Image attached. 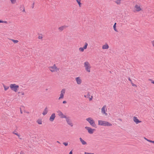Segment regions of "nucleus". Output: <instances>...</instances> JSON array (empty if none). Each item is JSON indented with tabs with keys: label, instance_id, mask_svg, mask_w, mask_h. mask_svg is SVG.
<instances>
[{
	"label": "nucleus",
	"instance_id": "obj_14",
	"mask_svg": "<svg viewBox=\"0 0 154 154\" xmlns=\"http://www.w3.org/2000/svg\"><path fill=\"white\" fill-rule=\"evenodd\" d=\"M134 8H136V10L137 11H139L141 10L140 6L136 5H135Z\"/></svg>",
	"mask_w": 154,
	"mask_h": 154
},
{
	"label": "nucleus",
	"instance_id": "obj_29",
	"mask_svg": "<svg viewBox=\"0 0 154 154\" xmlns=\"http://www.w3.org/2000/svg\"><path fill=\"white\" fill-rule=\"evenodd\" d=\"M10 1L12 4H14L16 2V0H10Z\"/></svg>",
	"mask_w": 154,
	"mask_h": 154
},
{
	"label": "nucleus",
	"instance_id": "obj_25",
	"mask_svg": "<svg viewBox=\"0 0 154 154\" xmlns=\"http://www.w3.org/2000/svg\"><path fill=\"white\" fill-rule=\"evenodd\" d=\"M3 87L4 88L5 91H7L9 88V87L6 86L4 85H3Z\"/></svg>",
	"mask_w": 154,
	"mask_h": 154
},
{
	"label": "nucleus",
	"instance_id": "obj_47",
	"mask_svg": "<svg viewBox=\"0 0 154 154\" xmlns=\"http://www.w3.org/2000/svg\"><path fill=\"white\" fill-rule=\"evenodd\" d=\"M3 23V21L0 20V23Z\"/></svg>",
	"mask_w": 154,
	"mask_h": 154
},
{
	"label": "nucleus",
	"instance_id": "obj_11",
	"mask_svg": "<svg viewBox=\"0 0 154 154\" xmlns=\"http://www.w3.org/2000/svg\"><path fill=\"white\" fill-rule=\"evenodd\" d=\"M133 120L134 122L137 124H138L141 122V121H140L137 118V117L134 116L133 117Z\"/></svg>",
	"mask_w": 154,
	"mask_h": 154
},
{
	"label": "nucleus",
	"instance_id": "obj_4",
	"mask_svg": "<svg viewBox=\"0 0 154 154\" xmlns=\"http://www.w3.org/2000/svg\"><path fill=\"white\" fill-rule=\"evenodd\" d=\"M10 87L11 89L13 91L15 92H17L18 88L19 87L18 85H16V84H11L10 85Z\"/></svg>",
	"mask_w": 154,
	"mask_h": 154
},
{
	"label": "nucleus",
	"instance_id": "obj_28",
	"mask_svg": "<svg viewBox=\"0 0 154 154\" xmlns=\"http://www.w3.org/2000/svg\"><path fill=\"white\" fill-rule=\"evenodd\" d=\"M11 40L12 41V42L14 43H17V42H18V41L17 40H15L13 39H11Z\"/></svg>",
	"mask_w": 154,
	"mask_h": 154
},
{
	"label": "nucleus",
	"instance_id": "obj_43",
	"mask_svg": "<svg viewBox=\"0 0 154 154\" xmlns=\"http://www.w3.org/2000/svg\"><path fill=\"white\" fill-rule=\"evenodd\" d=\"M69 154H72V150L69 153Z\"/></svg>",
	"mask_w": 154,
	"mask_h": 154
},
{
	"label": "nucleus",
	"instance_id": "obj_19",
	"mask_svg": "<svg viewBox=\"0 0 154 154\" xmlns=\"http://www.w3.org/2000/svg\"><path fill=\"white\" fill-rule=\"evenodd\" d=\"M13 133L15 135H17L19 138H20V139H21L20 137V135L19 134H18L17 133V132L16 131H14L13 132Z\"/></svg>",
	"mask_w": 154,
	"mask_h": 154
},
{
	"label": "nucleus",
	"instance_id": "obj_17",
	"mask_svg": "<svg viewBox=\"0 0 154 154\" xmlns=\"http://www.w3.org/2000/svg\"><path fill=\"white\" fill-rule=\"evenodd\" d=\"M47 109L48 108H47V107H46L45 108V109H44V110L42 113V114L43 115H45L48 112V111L47 110Z\"/></svg>",
	"mask_w": 154,
	"mask_h": 154
},
{
	"label": "nucleus",
	"instance_id": "obj_34",
	"mask_svg": "<svg viewBox=\"0 0 154 154\" xmlns=\"http://www.w3.org/2000/svg\"><path fill=\"white\" fill-rule=\"evenodd\" d=\"M85 154H94V153H88V152H85Z\"/></svg>",
	"mask_w": 154,
	"mask_h": 154
},
{
	"label": "nucleus",
	"instance_id": "obj_33",
	"mask_svg": "<svg viewBox=\"0 0 154 154\" xmlns=\"http://www.w3.org/2000/svg\"><path fill=\"white\" fill-rule=\"evenodd\" d=\"M149 80L151 82V83L154 84V81L152 80V79H149Z\"/></svg>",
	"mask_w": 154,
	"mask_h": 154
},
{
	"label": "nucleus",
	"instance_id": "obj_2",
	"mask_svg": "<svg viewBox=\"0 0 154 154\" xmlns=\"http://www.w3.org/2000/svg\"><path fill=\"white\" fill-rule=\"evenodd\" d=\"M86 120L89 122L90 125L96 128H97L96 125L95 124V122L94 120L92 119V118L89 117L87 118Z\"/></svg>",
	"mask_w": 154,
	"mask_h": 154
},
{
	"label": "nucleus",
	"instance_id": "obj_1",
	"mask_svg": "<svg viewBox=\"0 0 154 154\" xmlns=\"http://www.w3.org/2000/svg\"><path fill=\"white\" fill-rule=\"evenodd\" d=\"M98 125H99L103 126H110L112 125V124L106 121L99 120L98 121Z\"/></svg>",
	"mask_w": 154,
	"mask_h": 154
},
{
	"label": "nucleus",
	"instance_id": "obj_50",
	"mask_svg": "<svg viewBox=\"0 0 154 154\" xmlns=\"http://www.w3.org/2000/svg\"><path fill=\"white\" fill-rule=\"evenodd\" d=\"M84 97H86V96H85H85H84Z\"/></svg>",
	"mask_w": 154,
	"mask_h": 154
},
{
	"label": "nucleus",
	"instance_id": "obj_41",
	"mask_svg": "<svg viewBox=\"0 0 154 154\" xmlns=\"http://www.w3.org/2000/svg\"><path fill=\"white\" fill-rule=\"evenodd\" d=\"M66 103V101L65 100L63 101V104Z\"/></svg>",
	"mask_w": 154,
	"mask_h": 154
},
{
	"label": "nucleus",
	"instance_id": "obj_49",
	"mask_svg": "<svg viewBox=\"0 0 154 154\" xmlns=\"http://www.w3.org/2000/svg\"><path fill=\"white\" fill-rule=\"evenodd\" d=\"M22 107H24V106H22Z\"/></svg>",
	"mask_w": 154,
	"mask_h": 154
},
{
	"label": "nucleus",
	"instance_id": "obj_48",
	"mask_svg": "<svg viewBox=\"0 0 154 154\" xmlns=\"http://www.w3.org/2000/svg\"><path fill=\"white\" fill-rule=\"evenodd\" d=\"M118 119H119V120L121 121H122V119H120V118H119Z\"/></svg>",
	"mask_w": 154,
	"mask_h": 154
},
{
	"label": "nucleus",
	"instance_id": "obj_16",
	"mask_svg": "<svg viewBox=\"0 0 154 154\" xmlns=\"http://www.w3.org/2000/svg\"><path fill=\"white\" fill-rule=\"evenodd\" d=\"M79 140H80V141L82 143V144H83V145H86L87 144V143H86V142H85V141H84V140H83L82 139V138H81V137H80L79 138Z\"/></svg>",
	"mask_w": 154,
	"mask_h": 154
},
{
	"label": "nucleus",
	"instance_id": "obj_37",
	"mask_svg": "<svg viewBox=\"0 0 154 154\" xmlns=\"http://www.w3.org/2000/svg\"><path fill=\"white\" fill-rule=\"evenodd\" d=\"M42 36H39L38 37V38H39V39H42Z\"/></svg>",
	"mask_w": 154,
	"mask_h": 154
},
{
	"label": "nucleus",
	"instance_id": "obj_13",
	"mask_svg": "<svg viewBox=\"0 0 154 154\" xmlns=\"http://www.w3.org/2000/svg\"><path fill=\"white\" fill-rule=\"evenodd\" d=\"M75 80L76 81L77 84L79 85L81 84L82 82V81L80 79V78L79 77H76L75 78Z\"/></svg>",
	"mask_w": 154,
	"mask_h": 154
},
{
	"label": "nucleus",
	"instance_id": "obj_39",
	"mask_svg": "<svg viewBox=\"0 0 154 154\" xmlns=\"http://www.w3.org/2000/svg\"><path fill=\"white\" fill-rule=\"evenodd\" d=\"M92 98H93V96H91V98H89V100L90 101H91V100L92 99Z\"/></svg>",
	"mask_w": 154,
	"mask_h": 154
},
{
	"label": "nucleus",
	"instance_id": "obj_42",
	"mask_svg": "<svg viewBox=\"0 0 154 154\" xmlns=\"http://www.w3.org/2000/svg\"><path fill=\"white\" fill-rule=\"evenodd\" d=\"M20 113L21 114H22L23 113V112H22V110H21V108H20Z\"/></svg>",
	"mask_w": 154,
	"mask_h": 154
},
{
	"label": "nucleus",
	"instance_id": "obj_45",
	"mask_svg": "<svg viewBox=\"0 0 154 154\" xmlns=\"http://www.w3.org/2000/svg\"><path fill=\"white\" fill-rule=\"evenodd\" d=\"M3 23H7V22L6 21H3Z\"/></svg>",
	"mask_w": 154,
	"mask_h": 154
},
{
	"label": "nucleus",
	"instance_id": "obj_44",
	"mask_svg": "<svg viewBox=\"0 0 154 154\" xmlns=\"http://www.w3.org/2000/svg\"><path fill=\"white\" fill-rule=\"evenodd\" d=\"M20 154H24V153L23 152L21 151L20 152Z\"/></svg>",
	"mask_w": 154,
	"mask_h": 154
},
{
	"label": "nucleus",
	"instance_id": "obj_38",
	"mask_svg": "<svg viewBox=\"0 0 154 154\" xmlns=\"http://www.w3.org/2000/svg\"><path fill=\"white\" fill-rule=\"evenodd\" d=\"M128 80L131 82H131H132V80L129 77L128 78Z\"/></svg>",
	"mask_w": 154,
	"mask_h": 154
},
{
	"label": "nucleus",
	"instance_id": "obj_12",
	"mask_svg": "<svg viewBox=\"0 0 154 154\" xmlns=\"http://www.w3.org/2000/svg\"><path fill=\"white\" fill-rule=\"evenodd\" d=\"M106 107V106L104 105L103 106V107L101 109V111L103 113V114H105L106 115H107V113L106 112V111L105 110V108Z\"/></svg>",
	"mask_w": 154,
	"mask_h": 154
},
{
	"label": "nucleus",
	"instance_id": "obj_10",
	"mask_svg": "<svg viewBox=\"0 0 154 154\" xmlns=\"http://www.w3.org/2000/svg\"><path fill=\"white\" fill-rule=\"evenodd\" d=\"M56 117L54 113L52 114L49 118V120L51 122L53 121Z\"/></svg>",
	"mask_w": 154,
	"mask_h": 154
},
{
	"label": "nucleus",
	"instance_id": "obj_15",
	"mask_svg": "<svg viewBox=\"0 0 154 154\" xmlns=\"http://www.w3.org/2000/svg\"><path fill=\"white\" fill-rule=\"evenodd\" d=\"M109 48L108 45L106 43L105 45H103L102 46V49H107Z\"/></svg>",
	"mask_w": 154,
	"mask_h": 154
},
{
	"label": "nucleus",
	"instance_id": "obj_31",
	"mask_svg": "<svg viewBox=\"0 0 154 154\" xmlns=\"http://www.w3.org/2000/svg\"><path fill=\"white\" fill-rule=\"evenodd\" d=\"M131 84L133 86H135L136 87H137V85L134 84L132 82H131Z\"/></svg>",
	"mask_w": 154,
	"mask_h": 154
},
{
	"label": "nucleus",
	"instance_id": "obj_6",
	"mask_svg": "<svg viewBox=\"0 0 154 154\" xmlns=\"http://www.w3.org/2000/svg\"><path fill=\"white\" fill-rule=\"evenodd\" d=\"M65 119L67 124L71 127H72L73 126V124L72 123V121L70 119L69 117H66Z\"/></svg>",
	"mask_w": 154,
	"mask_h": 154
},
{
	"label": "nucleus",
	"instance_id": "obj_21",
	"mask_svg": "<svg viewBox=\"0 0 154 154\" xmlns=\"http://www.w3.org/2000/svg\"><path fill=\"white\" fill-rule=\"evenodd\" d=\"M37 122L39 124H42V121L41 119H38L37 121Z\"/></svg>",
	"mask_w": 154,
	"mask_h": 154
},
{
	"label": "nucleus",
	"instance_id": "obj_26",
	"mask_svg": "<svg viewBox=\"0 0 154 154\" xmlns=\"http://www.w3.org/2000/svg\"><path fill=\"white\" fill-rule=\"evenodd\" d=\"M77 2L79 5L80 7L81 6V0H76Z\"/></svg>",
	"mask_w": 154,
	"mask_h": 154
},
{
	"label": "nucleus",
	"instance_id": "obj_3",
	"mask_svg": "<svg viewBox=\"0 0 154 154\" xmlns=\"http://www.w3.org/2000/svg\"><path fill=\"white\" fill-rule=\"evenodd\" d=\"M84 66L85 67V70L86 71L88 72H90L91 67L88 62H85L84 63Z\"/></svg>",
	"mask_w": 154,
	"mask_h": 154
},
{
	"label": "nucleus",
	"instance_id": "obj_40",
	"mask_svg": "<svg viewBox=\"0 0 154 154\" xmlns=\"http://www.w3.org/2000/svg\"><path fill=\"white\" fill-rule=\"evenodd\" d=\"M87 96L88 97H89L90 96V94H89V93H88L87 95Z\"/></svg>",
	"mask_w": 154,
	"mask_h": 154
},
{
	"label": "nucleus",
	"instance_id": "obj_7",
	"mask_svg": "<svg viewBox=\"0 0 154 154\" xmlns=\"http://www.w3.org/2000/svg\"><path fill=\"white\" fill-rule=\"evenodd\" d=\"M88 44L87 42H85V44L84 46L83 47H80L79 48V50L80 51L83 52L84 51V49H87Z\"/></svg>",
	"mask_w": 154,
	"mask_h": 154
},
{
	"label": "nucleus",
	"instance_id": "obj_8",
	"mask_svg": "<svg viewBox=\"0 0 154 154\" xmlns=\"http://www.w3.org/2000/svg\"><path fill=\"white\" fill-rule=\"evenodd\" d=\"M50 70L52 72H54L55 71L56 69L59 70V69H58L57 66H56L55 64H54V66L52 67H50Z\"/></svg>",
	"mask_w": 154,
	"mask_h": 154
},
{
	"label": "nucleus",
	"instance_id": "obj_23",
	"mask_svg": "<svg viewBox=\"0 0 154 154\" xmlns=\"http://www.w3.org/2000/svg\"><path fill=\"white\" fill-rule=\"evenodd\" d=\"M144 138L145 140H146L147 141L150 142L151 143H154V141H153L152 140H149V139H147L146 138V137H144Z\"/></svg>",
	"mask_w": 154,
	"mask_h": 154
},
{
	"label": "nucleus",
	"instance_id": "obj_5",
	"mask_svg": "<svg viewBox=\"0 0 154 154\" xmlns=\"http://www.w3.org/2000/svg\"><path fill=\"white\" fill-rule=\"evenodd\" d=\"M85 128L88 131V133L91 134H93L94 132L95 131V129H92L91 128L87 126L85 127Z\"/></svg>",
	"mask_w": 154,
	"mask_h": 154
},
{
	"label": "nucleus",
	"instance_id": "obj_9",
	"mask_svg": "<svg viewBox=\"0 0 154 154\" xmlns=\"http://www.w3.org/2000/svg\"><path fill=\"white\" fill-rule=\"evenodd\" d=\"M57 112L59 113L58 115L61 118H66L67 117L66 116L64 115L63 113L60 111H59Z\"/></svg>",
	"mask_w": 154,
	"mask_h": 154
},
{
	"label": "nucleus",
	"instance_id": "obj_24",
	"mask_svg": "<svg viewBox=\"0 0 154 154\" xmlns=\"http://www.w3.org/2000/svg\"><path fill=\"white\" fill-rule=\"evenodd\" d=\"M121 0H115V2L118 5L120 4L121 3Z\"/></svg>",
	"mask_w": 154,
	"mask_h": 154
},
{
	"label": "nucleus",
	"instance_id": "obj_18",
	"mask_svg": "<svg viewBox=\"0 0 154 154\" xmlns=\"http://www.w3.org/2000/svg\"><path fill=\"white\" fill-rule=\"evenodd\" d=\"M66 27H67V26H65V25L63 26H62L59 27L58 28V29L60 31H61L63 30V29L64 28H65Z\"/></svg>",
	"mask_w": 154,
	"mask_h": 154
},
{
	"label": "nucleus",
	"instance_id": "obj_46",
	"mask_svg": "<svg viewBox=\"0 0 154 154\" xmlns=\"http://www.w3.org/2000/svg\"><path fill=\"white\" fill-rule=\"evenodd\" d=\"M34 3H33L32 4V8H34Z\"/></svg>",
	"mask_w": 154,
	"mask_h": 154
},
{
	"label": "nucleus",
	"instance_id": "obj_32",
	"mask_svg": "<svg viewBox=\"0 0 154 154\" xmlns=\"http://www.w3.org/2000/svg\"><path fill=\"white\" fill-rule=\"evenodd\" d=\"M23 8V11H22L23 12H24L25 11V9H24V8L23 7H20V9L21 10H22V9Z\"/></svg>",
	"mask_w": 154,
	"mask_h": 154
},
{
	"label": "nucleus",
	"instance_id": "obj_36",
	"mask_svg": "<svg viewBox=\"0 0 154 154\" xmlns=\"http://www.w3.org/2000/svg\"><path fill=\"white\" fill-rule=\"evenodd\" d=\"M18 94H19L20 93H21V94L22 95H24V93L23 92H18Z\"/></svg>",
	"mask_w": 154,
	"mask_h": 154
},
{
	"label": "nucleus",
	"instance_id": "obj_22",
	"mask_svg": "<svg viewBox=\"0 0 154 154\" xmlns=\"http://www.w3.org/2000/svg\"><path fill=\"white\" fill-rule=\"evenodd\" d=\"M64 97V94H60V97L58 99L60 100L61 99H63Z\"/></svg>",
	"mask_w": 154,
	"mask_h": 154
},
{
	"label": "nucleus",
	"instance_id": "obj_27",
	"mask_svg": "<svg viewBox=\"0 0 154 154\" xmlns=\"http://www.w3.org/2000/svg\"><path fill=\"white\" fill-rule=\"evenodd\" d=\"M65 92V89L63 88L62 89L61 91V94H64Z\"/></svg>",
	"mask_w": 154,
	"mask_h": 154
},
{
	"label": "nucleus",
	"instance_id": "obj_20",
	"mask_svg": "<svg viewBox=\"0 0 154 154\" xmlns=\"http://www.w3.org/2000/svg\"><path fill=\"white\" fill-rule=\"evenodd\" d=\"M116 23H115L113 26V29H114V30L115 31L118 32V31L116 28Z\"/></svg>",
	"mask_w": 154,
	"mask_h": 154
},
{
	"label": "nucleus",
	"instance_id": "obj_30",
	"mask_svg": "<svg viewBox=\"0 0 154 154\" xmlns=\"http://www.w3.org/2000/svg\"><path fill=\"white\" fill-rule=\"evenodd\" d=\"M63 144L65 146H66L68 145V143L67 142H63Z\"/></svg>",
	"mask_w": 154,
	"mask_h": 154
},
{
	"label": "nucleus",
	"instance_id": "obj_35",
	"mask_svg": "<svg viewBox=\"0 0 154 154\" xmlns=\"http://www.w3.org/2000/svg\"><path fill=\"white\" fill-rule=\"evenodd\" d=\"M153 46L154 47V40L151 42Z\"/></svg>",
	"mask_w": 154,
	"mask_h": 154
}]
</instances>
